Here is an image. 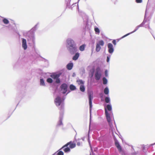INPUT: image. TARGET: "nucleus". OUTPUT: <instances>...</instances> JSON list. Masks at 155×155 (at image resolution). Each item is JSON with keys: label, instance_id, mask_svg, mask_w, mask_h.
I'll return each mask as SVG.
<instances>
[{"label": "nucleus", "instance_id": "f8f14e48", "mask_svg": "<svg viewBox=\"0 0 155 155\" xmlns=\"http://www.w3.org/2000/svg\"><path fill=\"white\" fill-rule=\"evenodd\" d=\"M22 46L24 50H26L27 48L26 40L25 39L22 38L21 39Z\"/></svg>", "mask_w": 155, "mask_h": 155}, {"label": "nucleus", "instance_id": "f257e3e1", "mask_svg": "<svg viewBox=\"0 0 155 155\" xmlns=\"http://www.w3.org/2000/svg\"><path fill=\"white\" fill-rule=\"evenodd\" d=\"M107 109L108 110L111 111L112 109L111 105L110 104H107L106 106V107L105 108V111L106 117L107 121L108 122L110 127L111 129H112L113 127L112 121L111 120L110 114L108 112Z\"/></svg>", "mask_w": 155, "mask_h": 155}, {"label": "nucleus", "instance_id": "f3484780", "mask_svg": "<svg viewBox=\"0 0 155 155\" xmlns=\"http://www.w3.org/2000/svg\"><path fill=\"white\" fill-rule=\"evenodd\" d=\"M79 56V53L77 52L76 53L74 56L73 58V59L74 60H76L78 58V57Z\"/></svg>", "mask_w": 155, "mask_h": 155}, {"label": "nucleus", "instance_id": "dca6fc26", "mask_svg": "<svg viewBox=\"0 0 155 155\" xmlns=\"http://www.w3.org/2000/svg\"><path fill=\"white\" fill-rule=\"evenodd\" d=\"M73 66V63H70L67 65V68L68 70H71L72 69Z\"/></svg>", "mask_w": 155, "mask_h": 155}, {"label": "nucleus", "instance_id": "f704fd0d", "mask_svg": "<svg viewBox=\"0 0 155 155\" xmlns=\"http://www.w3.org/2000/svg\"><path fill=\"white\" fill-rule=\"evenodd\" d=\"M32 41L33 42H34L35 41V38L34 36H33L32 37Z\"/></svg>", "mask_w": 155, "mask_h": 155}, {"label": "nucleus", "instance_id": "ea45409f", "mask_svg": "<svg viewBox=\"0 0 155 155\" xmlns=\"http://www.w3.org/2000/svg\"><path fill=\"white\" fill-rule=\"evenodd\" d=\"M66 1H67V0H66Z\"/></svg>", "mask_w": 155, "mask_h": 155}, {"label": "nucleus", "instance_id": "cd10ccee", "mask_svg": "<svg viewBox=\"0 0 155 155\" xmlns=\"http://www.w3.org/2000/svg\"><path fill=\"white\" fill-rule=\"evenodd\" d=\"M47 81L49 83H51L53 81L52 79L50 78H48L47 79Z\"/></svg>", "mask_w": 155, "mask_h": 155}, {"label": "nucleus", "instance_id": "4468645a", "mask_svg": "<svg viewBox=\"0 0 155 155\" xmlns=\"http://www.w3.org/2000/svg\"><path fill=\"white\" fill-rule=\"evenodd\" d=\"M107 46L109 52L110 54L112 53L114 51L113 45L111 43H109L108 44Z\"/></svg>", "mask_w": 155, "mask_h": 155}, {"label": "nucleus", "instance_id": "79ce46f5", "mask_svg": "<svg viewBox=\"0 0 155 155\" xmlns=\"http://www.w3.org/2000/svg\"><path fill=\"white\" fill-rule=\"evenodd\" d=\"M154 144H155V143Z\"/></svg>", "mask_w": 155, "mask_h": 155}, {"label": "nucleus", "instance_id": "1a4fd4ad", "mask_svg": "<svg viewBox=\"0 0 155 155\" xmlns=\"http://www.w3.org/2000/svg\"><path fill=\"white\" fill-rule=\"evenodd\" d=\"M144 24V22H143L140 25L137 26L136 27V28H135V29L134 30V31H133L130 32V33H128L126 35H125L123 36H122L121 39H122V38H124V37L127 36L128 35H130V34H131L133 33H134V32H135L140 27H143V25Z\"/></svg>", "mask_w": 155, "mask_h": 155}, {"label": "nucleus", "instance_id": "e433bc0d", "mask_svg": "<svg viewBox=\"0 0 155 155\" xmlns=\"http://www.w3.org/2000/svg\"><path fill=\"white\" fill-rule=\"evenodd\" d=\"M59 123H60L59 124V125H61L62 124V122H61V120H60Z\"/></svg>", "mask_w": 155, "mask_h": 155}, {"label": "nucleus", "instance_id": "7c9ffc66", "mask_svg": "<svg viewBox=\"0 0 155 155\" xmlns=\"http://www.w3.org/2000/svg\"><path fill=\"white\" fill-rule=\"evenodd\" d=\"M105 75L106 77H107L108 75V71L106 70L105 72Z\"/></svg>", "mask_w": 155, "mask_h": 155}, {"label": "nucleus", "instance_id": "473e14b6", "mask_svg": "<svg viewBox=\"0 0 155 155\" xmlns=\"http://www.w3.org/2000/svg\"><path fill=\"white\" fill-rule=\"evenodd\" d=\"M110 58V57H109V56H107V62H108L109 61Z\"/></svg>", "mask_w": 155, "mask_h": 155}, {"label": "nucleus", "instance_id": "c9c22d12", "mask_svg": "<svg viewBox=\"0 0 155 155\" xmlns=\"http://www.w3.org/2000/svg\"><path fill=\"white\" fill-rule=\"evenodd\" d=\"M81 145V144L79 142H78V143H77V145L78 146H80V145Z\"/></svg>", "mask_w": 155, "mask_h": 155}, {"label": "nucleus", "instance_id": "aec40b11", "mask_svg": "<svg viewBox=\"0 0 155 155\" xmlns=\"http://www.w3.org/2000/svg\"><path fill=\"white\" fill-rule=\"evenodd\" d=\"M80 89L81 91L84 92L85 91V88L84 84L80 85Z\"/></svg>", "mask_w": 155, "mask_h": 155}, {"label": "nucleus", "instance_id": "20e7f679", "mask_svg": "<svg viewBox=\"0 0 155 155\" xmlns=\"http://www.w3.org/2000/svg\"><path fill=\"white\" fill-rule=\"evenodd\" d=\"M76 45L74 41L71 38H68L66 40V45L67 48Z\"/></svg>", "mask_w": 155, "mask_h": 155}, {"label": "nucleus", "instance_id": "7ed1b4c3", "mask_svg": "<svg viewBox=\"0 0 155 155\" xmlns=\"http://www.w3.org/2000/svg\"><path fill=\"white\" fill-rule=\"evenodd\" d=\"M61 74H53L50 75V77L52 78L55 80V82L57 83H59L60 82V80L59 78Z\"/></svg>", "mask_w": 155, "mask_h": 155}, {"label": "nucleus", "instance_id": "2f4dec72", "mask_svg": "<svg viewBox=\"0 0 155 155\" xmlns=\"http://www.w3.org/2000/svg\"><path fill=\"white\" fill-rule=\"evenodd\" d=\"M136 1L137 3H140L142 2V0H136Z\"/></svg>", "mask_w": 155, "mask_h": 155}, {"label": "nucleus", "instance_id": "a19ab883", "mask_svg": "<svg viewBox=\"0 0 155 155\" xmlns=\"http://www.w3.org/2000/svg\"><path fill=\"white\" fill-rule=\"evenodd\" d=\"M80 0H79L78 1H79Z\"/></svg>", "mask_w": 155, "mask_h": 155}, {"label": "nucleus", "instance_id": "393cba45", "mask_svg": "<svg viewBox=\"0 0 155 155\" xmlns=\"http://www.w3.org/2000/svg\"><path fill=\"white\" fill-rule=\"evenodd\" d=\"M70 88L71 90H74L76 89V87L74 85L71 84L70 86Z\"/></svg>", "mask_w": 155, "mask_h": 155}, {"label": "nucleus", "instance_id": "f03ea898", "mask_svg": "<svg viewBox=\"0 0 155 155\" xmlns=\"http://www.w3.org/2000/svg\"><path fill=\"white\" fill-rule=\"evenodd\" d=\"M54 103L57 106H61V109L64 107V104L62 103L61 98L59 96H57L54 100Z\"/></svg>", "mask_w": 155, "mask_h": 155}, {"label": "nucleus", "instance_id": "5701e85b", "mask_svg": "<svg viewBox=\"0 0 155 155\" xmlns=\"http://www.w3.org/2000/svg\"><path fill=\"white\" fill-rule=\"evenodd\" d=\"M94 31H95V33H96V34H97L98 35L99 34L100 32V31L98 28H97V27L95 28Z\"/></svg>", "mask_w": 155, "mask_h": 155}, {"label": "nucleus", "instance_id": "39448f33", "mask_svg": "<svg viewBox=\"0 0 155 155\" xmlns=\"http://www.w3.org/2000/svg\"><path fill=\"white\" fill-rule=\"evenodd\" d=\"M68 51L70 53L72 54H74L77 50V48L76 46V45L74 46H71L67 48Z\"/></svg>", "mask_w": 155, "mask_h": 155}, {"label": "nucleus", "instance_id": "a211bd4d", "mask_svg": "<svg viewBox=\"0 0 155 155\" xmlns=\"http://www.w3.org/2000/svg\"><path fill=\"white\" fill-rule=\"evenodd\" d=\"M40 84L41 86L45 87L46 85L45 82V81L43 79H41L40 80Z\"/></svg>", "mask_w": 155, "mask_h": 155}, {"label": "nucleus", "instance_id": "6ab92c4d", "mask_svg": "<svg viewBox=\"0 0 155 155\" xmlns=\"http://www.w3.org/2000/svg\"><path fill=\"white\" fill-rule=\"evenodd\" d=\"M77 82L79 85H83L84 84V82L81 80L78 79L77 80Z\"/></svg>", "mask_w": 155, "mask_h": 155}, {"label": "nucleus", "instance_id": "ddd939ff", "mask_svg": "<svg viewBox=\"0 0 155 155\" xmlns=\"http://www.w3.org/2000/svg\"><path fill=\"white\" fill-rule=\"evenodd\" d=\"M61 90L63 94H65L67 90V85L66 84H63L61 86Z\"/></svg>", "mask_w": 155, "mask_h": 155}, {"label": "nucleus", "instance_id": "2eb2a0df", "mask_svg": "<svg viewBox=\"0 0 155 155\" xmlns=\"http://www.w3.org/2000/svg\"><path fill=\"white\" fill-rule=\"evenodd\" d=\"M115 144L116 147L118 149L119 151L120 152H121V148L120 146V145L118 142L116 141L115 142Z\"/></svg>", "mask_w": 155, "mask_h": 155}, {"label": "nucleus", "instance_id": "c756f323", "mask_svg": "<svg viewBox=\"0 0 155 155\" xmlns=\"http://www.w3.org/2000/svg\"><path fill=\"white\" fill-rule=\"evenodd\" d=\"M57 154L58 155H64V153L62 151H60L58 152Z\"/></svg>", "mask_w": 155, "mask_h": 155}, {"label": "nucleus", "instance_id": "412c9836", "mask_svg": "<svg viewBox=\"0 0 155 155\" xmlns=\"http://www.w3.org/2000/svg\"><path fill=\"white\" fill-rule=\"evenodd\" d=\"M104 92L105 94H108L109 93V90L107 87H106L104 89Z\"/></svg>", "mask_w": 155, "mask_h": 155}, {"label": "nucleus", "instance_id": "9d476101", "mask_svg": "<svg viewBox=\"0 0 155 155\" xmlns=\"http://www.w3.org/2000/svg\"><path fill=\"white\" fill-rule=\"evenodd\" d=\"M89 100L90 105V111H91V108L92 106V100L93 98V93L92 92H90L89 93Z\"/></svg>", "mask_w": 155, "mask_h": 155}, {"label": "nucleus", "instance_id": "6e6552de", "mask_svg": "<svg viewBox=\"0 0 155 155\" xmlns=\"http://www.w3.org/2000/svg\"><path fill=\"white\" fill-rule=\"evenodd\" d=\"M144 24V22H143L140 25L137 26L136 27V28H135V29L134 30V31H133L130 32V33H128L126 35H125L123 36H122L121 39H122V38H124V37L127 36L128 35H130V34H131L133 33H134V32H135L140 27H143V25Z\"/></svg>", "mask_w": 155, "mask_h": 155}, {"label": "nucleus", "instance_id": "b1692460", "mask_svg": "<svg viewBox=\"0 0 155 155\" xmlns=\"http://www.w3.org/2000/svg\"><path fill=\"white\" fill-rule=\"evenodd\" d=\"M2 21L5 24H7L9 22L8 20L7 19L5 18H4L2 20Z\"/></svg>", "mask_w": 155, "mask_h": 155}, {"label": "nucleus", "instance_id": "9b49d317", "mask_svg": "<svg viewBox=\"0 0 155 155\" xmlns=\"http://www.w3.org/2000/svg\"><path fill=\"white\" fill-rule=\"evenodd\" d=\"M69 145V147L71 148H73L75 147L76 146V143H74L71 141L69 142L68 143L64 145V146H63L62 148H64V147H67L68 145Z\"/></svg>", "mask_w": 155, "mask_h": 155}, {"label": "nucleus", "instance_id": "4c0bfd02", "mask_svg": "<svg viewBox=\"0 0 155 155\" xmlns=\"http://www.w3.org/2000/svg\"><path fill=\"white\" fill-rule=\"evenodd\" d=\"M75 76V73H73L72 74L73 77H74Z\"/></svg>", "mask_w": 155, "mask_h": 155}, {"label": "nucleus", "instance_id": "4be33fe9", "mask_svg": "<svg viewBox=\"0 0 155 155\" xmlns=\"http://www.w3.org/2000/svg\"><path fill=\"white\" fill-rule=\"evenodd\" d=\"M85 46V45H83L81 46L79 48V50L81 51H83L84 50Z\"/></svg>", "mask_w": 155, "mask_h": 155}, {"label": "nucleus", "instance_id": "bb28decb", "mask_svg": "<svg viewBox=\"0 0 155 155\" xmlns=\"http://www.w3.org/2000/svg\"><path fill=\"white\" fill-rule=\"evenodd\" d=\"M103 83L104 84H107V80L105 78H103Z\"/></svg>", "mask_w": 155, "mask_h": 155}, {"label": "nucleus", "instance_id": "a878e982", "mask_svg": "<svg viewBox=\"0 0 155 155\" xmlns=\"http://www.w3.org/2000/svg\"><path fill=\"white\" fill-rule=\"evenodd\" d=\"M64 150L65 152L66 153V152H70V149L68 147H64Z\"/></svg>", "mask_w": 155, "mask_h": 155}, {"label": "nucleus", "instance_id": "0eeeda50", "mask_svg": "<svg viewBox=\"0 0 155 155\" xmlns=\"http://www.w3.org/2000/svg\"><path fill=\"white\" fill-rule=\"evenodd\" d=\"M104 44V41L101 40L98 41L97 43L96 46V50L98 52L100 50L101 48V46H103Z\"/></svg>", "mask_w": 155, "mask_h": 155}, {"label": "nucleus", "instance_id": "423d86ee", "mask_svg": "<svg viewBox=\"0 0 155 155\" xmlns=\"http://www.w3.org/2000/svg\"><path fill=\"white\" fill-rule=\"evenodd\" d=\"M101 76V72L100 69L97 68L95 74V77L96 80H99L100 79Z\"/></svg>", "mask_w": 155, "mask_h": 155}, {"label": "nucleus", "instance_id": "72a5a7b5", "mask_svg": "<svg viewBox=\"0 0 155 155\" xmlns=\"http://www.w3.org/2000/svg\"><path fill=\"white\" fill-rule=\"evenodd\" d=\"M112 43H113V44L114 45H116V41L115 40H114L113 41H112Z\"/></svg>", "mask_w": 155, "mask_h": 155}, {"label": "nucleus", "instance_id": "c85d7f7f", "mask_svg": "<svg viewBox=\"0 0 155 155\" xmlns=\"http://www.w3.org/2000/svg\"><path fill=\"white\" fill-rule=\"evenodd\" d=\"M110 99L109 97H106L105 98V101L107 103H109L110 102Z\"/></svg>", "mask_w": 155, "mask_h": 155}, {"label": "nucleus", "instance_id": "58836bf2", "mask_svg": "<svg viewBox=\"0 0 155 155\" xmlns=\"http://www.w3.org/2000/svg\"><path fill=\"white\" fill-rule=\"evenodd\" d=\"M82 140H84V138H82Z\"/></svg>", "mask_w": 155, "mask_h": 155}]
</instances>
